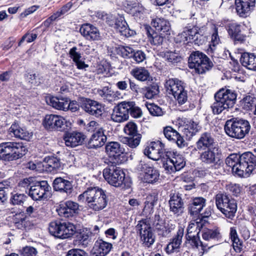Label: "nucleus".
Wrapping results in <instances>:
<instances>
[{"label": "nucleus", "mask_w": 256, "mask_h": 256, "mask_svg": "<svg viewBox=\"0 0 256 256\" xmlns=\"http://www.w3.org/2000/svg\"><path fill=\"white\" fill-rule=\"evenodd\" d=\"M128 103H131L130 109L129 114L132 116L134 118H139L142 116V112L141 109L136 105V104L134 102H128Z\"/></svg>", "instance_id": "61"}, {"label": "nucleus", "mask_w": 256, "mask_h": 256, "mask_svg": "<svg viewBox=\"0 0 256 256\" xmlns=\"http://www.w3.org/2000/svg\"><path fill=\"white\" fill-rule=\"evenodd\" d=\"M206 200L202 197H196L194 198L190 204H189L188 210L190 215L196 216L206 206Z\"/></svg>", "instance_id": "35"}, {"label": "nucleus", "mask_w": 256, "mask_h": 256, "mask_svg": "<svg viewBox=\"0 0 256 256\" xmlns=\"http://www.w3.org/2000/svg\"><path fill=\"white\" fill-rule=\"evenodd\" d=\"M104 179L112 186L115 187L120 186L124 182L125 174L118 167L112 166L103 170Z\"/></svg>", "instance_id": "7"}, {"label": "nucleus", "mask_w": 256, "mask_h": 256, "mask_svg": "<svg viewBox=\"0 0 256 256\" xmlns=\"http://www.w3.org/2000/svg\"><path fill=\"white\" fill-rule=\"evenodd\" d=\"M251 126L246 120L234 118L226 121L224 129L226 134L232 138L240 140L248 134Z\"/></svg>", "instance_id": "2"}, {"label": "nucleus", "mask_w": 256, "mask_h": 256, "mask_svg": "<svg viewBox=\"0 0 256 256\" xmlns=\"http://www.w3.org/2000/svg\"><path fill=\"white\" fill-rule=\"evenodd\" d=\"M131 103L124 101L115 106L111 114V119L114 122H122L128 119Z\"/></svg>", "instance_id": "13"}, {"label": "nucleus", "mask_w": 256, "mask_h": 256, "mask_svg": "<svg viewBox=\"0 0 256 256\" xmlns=\"http://www.w3.org/2000/svg\"><path fill=\"white\" fill-rule=\"evenodd\" d=\"M164 87L168 94L173 96L179 105H182L188 102V91L184 84L178 78H169L164 84Z\"/></svg>", "instance_id": "4"}, {"label": "nucleus", "mask_w": 256, "mask_h": 256, "mask_svg": "<svg viewBox=\"0 0 256 256\" xmlns=\"http://www.w3.org/2000/svg\"><path fill=\"white\" fill-rule=\"evenodd\" d=\"M85 138L86 136L79 132L68 133L64 138L66 145L72 148L81 145Z\"/></svg>", "instance_id": "30"}, {"label": "nucleus", "mask_w": 256, "mask_h": 256, "mask_svg": "<svg viewBox=\"0 0 256 256\" xmlns=\"http://www.w3.org/2000/svg\"><path fill=\"white\" fill-rule=\"evenodd\" d=\"M170 210L177 216L180 215L184 211V202L179 194H173L169 200Z\"/></svg>", "instance_id": "34"}, {"label": "nucleus", "mask_w": 256, "mask_h": 256, "mask_svg": "<svg viewBox=\"0 0 256 256\" xmlns=\"http://www.w3.org/2000/svg\"><path fill=\"white\" fill-rule=\"evenodd\" d=\"M51 190L48 182L45 180L38 182L34 185L30 186L28 190V196L34 200H42L48 198Z\"/></svg>", "instance_id": "9"}, {"label": "nucleus", "mask_w": 256, "mask_h": 256, "mask_svg": "<svg viewBox=\"0 0 256 256\" xmlns=\"http://www.w3.org/2000/svg\"><path fill=\"white\" fill-rule=\"evenodd\" d=\"M26 198V196L23 194L12 193L10 200L14 205H20L24 203Z\"/></svg>", "instance_id": "57"}, {"label": "nucleus", "mask_w": 256, "mask_h": 256, "mask_svg": "<svg viewBox=\"0 0 256 256\" xmlns=\"http://www.w3.org/2000/svg\"><path fill=\"white\" fill-rule=\"evenodd\" d=\"M112 248L111 243L102 240H97L90 252V256H105L110 252Z\"/></svg>", "instance_id": "26"}, {"label": "nucleus", "mask_w": 256, "mask_h": 256, "mask_svg": "<svg viewBox=\"0 0 256 256\" xmlns=\"http://www.w3.org/2000/svg\"><path fill=\"white\" fill-rule=\"evenodd\" d=\"M190 41H192L195 44H202L205 41V37L200 28L197 26H191L188 24L186 26Z\"/></svg>", "instance_id": "23"}, {"label": "nucleus", "mask_w": 256, "mask_h": 256, "mask_svg": "<svg viewBox=\"0 0 256 256\" xmlns=\"http://www.w3.org/2000/svg\"><path fill=\"white\" fill-rule=\"evenodd\" d=\"M54 190L56 191L64 192L70 194L72 190V185L71 182L61 177L56 178L53 182Z\"/></svg>", "instance_id": "33"}, {"label": "nucleus", "mask_w": 256, "mask_h": 256, "mask_svg": "<svg viewBox=\"0 0 256 256\" xmlns=\"http://www.w3.org/2000/svg\"><path fill=\"white\" fill-rule=\"evenodd\" d=\"M81 107L86 112L96 117L101 116L104 112V108L101 104L89 98L82 100Z\"/></svg>", "instance_id": "17"}, {"label": "nucleus", "mask_w": 256, "mask_h": 256, "mask_svg": "<svg viewBox=\"0 0 256 256\" xmlns=\"http://www.w3.org/2000/svg\"><path fill=\"white\" fill-rule=\"evenodd\" d=\"M46 103L55 109L60 110L66 111L68 106V98L48 96L46 98Z\"/></svg>", "instance_id": "36"}, {"label": "nucleus", "mask_w": 256, "mask_h": 256, "mask_svg": "<svg viewBox=\"0 0 256 256\" xmlns=\"http://www.w3.org/2000/svg\"><path fill=\"white\" fill-rule=\"evenodd\" d=\"M45 128L50 131H63L67 127V121L61 116L46 114L43 121Z\"/></svg>", "instance_id": "10"}, {"label": "nucleus", "mask_w": 256, "mask_h": 256, "mask_svg": "<svg viewBox=\"0 0 256 256\" xmlns=\"http://www.w3.org/2000/svg\"><path fill=\"white\" fill-rule=\"evenodd\" d=\"M203 224L200 221L191 222L187 228V234L186 236H192L194 234L199 235L200 229L202 228Z\"/></svg>", "instance_id": "52"}, {"label": "nucleus", "mask_w": 256, "mask_h": 256, "mask_svg": "<svg viewBox=\"0 0 256 256\" xmlns=\"http://www.w3.org/2000/svg\"><path fill=\"white\" fill-rule=\"evenodd\" d=\"M241 26L236 23L230 24L228 28V32L235 42H242L246 36L241 34Z\"/></svg>", "instance_id": "37"}, {"label": "nucleus", "mask_w": 256, "mask_h": 256, "mask_svg": "<svg viewBox=\"0 0 256 256\" xmlns=\"http://www.w3.org/2000/svg\"><path fill=\"white\" fill-rule=\"evenodd\" d=\"M226 164L228 166L232 168L234 174L239 177L244 176V170H242L240 166V157L239 154H230L226 159Z\"/></svg>", "instance_id": "32"}, {"label": "nucleus", "mask_w": 256, "mask_h": 256, "mask_svg": "<svg viewBox=\"0 0 256 256\" xmlns=\"http://www.w3.org/2000/svg\"><path fill=\"white\" fill-rule=\"evenodd\" d=\"M184 234V228L179 226L176 236L171 240L170 242L167 245L166 251L168 254L174 252H178L180 246L182 242V238Z\"/></svg>", "instance_id": "28"}, {"label": "nucleus", "mask_w": 256, "mask_h": 256, "mask_svg": "<svg viewBox=\"0 0 256 256\" xmlns=\"http://www.w3.org/2000/svg\"><path fill=\"white\" fill-rule=\"evenodd\" d=\"M78 200L86 202L88 207L95 211L104 209L108 204V199L104 192L97 187L87 188L78 196Z\"/></svg>", "instance_id": "1"}, {"label": "nucleus", "mask_w": 256, "mask_h": 256, "mask_svg": "<svg viewBox=\"0 0 256 256\" xmlns=\"http://www.w3.org/2000/svg\"><path fill=\"white\" fill-rule=\"evenodd\" d=\"M214 98L220 100L229 108H232L236 102V94L234 90L225 88L218 91L214 94Z\"/></svg>", "instance_id": "20"}, {"label": "nucleus", "mask_w": 256, "mask_h": 256, "mask_svg": "<svg viewBox=\"0 0 256 256\" xmlns=\"http://www.w3.org/2000/svg\"><path fill=\"white\" fill-rule=\"evenodd\" d=\"M106 152L110 158L111 162L114 165H119L126 160L124 148L118 142H111L106 144Z\"/></svg>", "instance_id": "6"}, {"label": "nucleus", "mask_w": 256, "mask_h": 256, "mask_svg": "<svg viewBox=\"0 0 256 256\" xmlns=\"http://www.w3.org/2000/svg\"><path fill=\"white\" fill-rule=\"evenodd\" d=\"M140 139L141 135L136 134L134 136H130L129 138H124V142L129 147L134 148L139 145Z\"/></svg>", "instance_id": "56"}, {"label": "nucleus", "mask_w": 256, "mask_h": 256, "mask_svg": "<svg viewBox=\"0 0 256 256\" xmlns=\"http://www.w3.org/2000/svg\"><path fill=\"white\" fill-rule=\"evenodd\" d=\"M167 151L164 148V144L158 140L150 142L144 150V154L148 158L157 160L160 158H164Z\"/></svg>", "instance_id": "12"}, {"label": "nucleus", "mask_w": 256, "mask_h": 256, "mask_svg": "<svg viewBox=\"0 0 256 256\" xmlns=\"http://www.w3.org/2000/svg\"><path fill=\"white\" fill-rule=\"evenodd\" d=\"M186 241L190 244L193 248H198L201 246L204 250L206 246L200 241L199 235L194 234L192 236H186Z\"/></svg>", "instance_id": "53"}, {"label": "nucleus", "mask_w": 256, "mask_h": 256, "mask_svg": "<svg viewBox=\"0 0 256 256\" xmlns=\"http://www.w3.org/2000/svg\"><path fill=\"white\" fill-rule=\"evenodd\" d=\"M256 0H236V10L242 17H246L254 10Z\"/></svg>", "instance_id": "21"}, {"label": "nucleus", "mask_w": 256, "mask_h": 256, "mask_svg": "<svg viewBox=\"0 0 256 256\" xmlns=\"http://www.w3.org/2000/svg\"><path fill=\"white\" fill-rule=\"evenodd\" d=\"M230 236L232 242V246L234 250L236 252H240L242 248V242L238 236L236 228H230Z\"/></svg>", "instance_id": "47"}, {"label": "nucleus", "mask_w": 256, "mask_h": 256, "mask_svg": "<svg viewBox=\"0 0 256 256\" xmlns=\"http://www.w3.org/2000/svg\"><path fill=\"white\" fill-rule=\"evenodd\" d=\"M188 65L190 68L194 69L196 73L202 74L210 70L214 64L206 54L200 51H196L190 55Z\"/></svg>", "instance_id": "3"}, {"label": "nucleus", "mask_w": 256, "mask_h": 256, "mask_svg": "<svg viewBox=\"0 0 256 256\" xmlns=\"http://www.w3.org/2000/svg\"><path fill=\"white\" fill-rule=\"evenodd\" d=\"M106 140L103 128H99L94 132L90 139L88 147L89 148H96L102 146Z\"/></svg>", "instance_id": "29"}, {"label": "nucleus", "mask_w": 256, "mask_h": 256, "mask_svg": "<svg viewBox=\"0 0 256 256\" xmlns=\"http://www.w3.org/2000/svg\"><path fill=\"white\" fill-rule=\"evenodd\" d=\"M44 166L46 170L50 172H56L60 169V160L54 156H46L44 158Z\"/></svg>", "instance_id": "42"}, {"label": "nucleus", "mask_w": 256, "mask_h": 256, "mask_svg": "<svg viewBox=\"0 0 256 256\" xmlns=\"http://www.w3.org/2000/svg\"><path fill=\"white\" fill-rule=\"evenodd\" d=\"M142 92L144 98L147 99H152L158 95L160 92L158 86L154 84L142 88Z\"/></svg>", "instance_id": "49"}, {"label": "nucleus", "mask_w": 256, "mask_h": 256, "mask_svg": "<svg viewBox=\"0 0 256 256\" xmlns=\"http://www.w3.org/2000/svg\"><path fill=\"white\" fill-rule=\"evenodd\" d=\"M136 230L140 234L141 241L146 246L150 247L153 244L155 238L148 220L144 219L139 221L136 226Z\"/></svg>", "instance_id": "8"}, {"label": "nucleus", "mask_w": 256, "mask_h": 256, "mask_svg": "<svg viewBox=\"0 0 256 256\" xmlns=\"http://www.w3.org/2000/svg\"><path fill=\"white\" fill-rule=\"evenodd\" d=\"M97 92L104 101L108 102H112L116 98L115 92L111 87L104 86L101 89H98Z\"/></svg>", "instance_id": "45"}, {"label": "nucleus", "mask_w": 256, "mask_h": 256, "mask_svg": "<svg viewBox=\"0 0 256 256\" xmlns=\"http://www.w3.org/2000/svg\"><path fill=\"white\" fill-rule=\"evenodd\" d=\"M148 36L150 42L154 45H160L163 42V36L158 34L156 32L150 34V31H148Z\"/></svg>", "instance_id": "59"}, {"label": "nucleus", "mask_w": 256, "mask_h": 256, "mask_svg": "<svg viewBox=\"0 0 256 256\" xmlns=\"http://www.w3.org/2000/svg\"><path fill=\"white\" fill-rule=\"evenodd\" d=\"M163 132L166 138L176 143L179 148H182L186 146V142L183 137L172 126L165 127Z\"/></svg>", "instance_id": "22"}, {"label": "nucleus", "mask_w": 256, "mask_h": 256, "mask_svg": "<svg viewBox=\"0 0 256 256\" xmlns=\"http://www.w3.org/2000/svg\"><path fill=\"white\" fill-rule=\"evenodd\" d=\"M185 123L186 124L183 129V132L188 138L195 135L201 128L198 122L196 120H188Z\"/></svg>", "instance_id": "38"}, {"label": "nucleus", "mask_w": 256, "mask_h": 256, "mask_svg": "<svg viewBox=\"0 0 256 256\" xmlns=\"http://www.w3.org/2000/svg\"><path fill=\"white\" fill-rule=\"evenodd\" d=\"M165 156L166 160L164 164V168L169 173L178 171L186 165L184 157L176 152L167 151Z\"/></svg>", "instance_id": "5"}, {"label": "nucleus", "mask_w": 256, "mask_h": 256, "mask_svg": "<svg viewBox=\"0 0 256 256\" xmlns=\"http://www.w3.org/2000/svg\"><path fill=\"white\" fill-rule=\"evenodd\" d=\"M130 74L140 82L150 80V74L148 70L144 67L134 68L130 71Z\"/></svg>", "instance_id": "43"}, {"label": "nucleus", "mask_w": 256, "mask_h": 256, "mask_svg": "<svg viewBox=\"0 0 256 256\" xmlns=\"http://www.w3.org/2000/svg\"><path fill=\"white\" fill-rule=\"evenodd\" d=\"M237 210V204L236 201L232 198L226 203L220 211L227 218L230 220L234 217Z\"/></svg>", "instance_id": "40"}, {"label": "nucleus", "mask_w": 256, "mask_h": 256, "mask_svg": "<svg viewBox=\"0 0 256 256\" xmlns=\"http://www.w3.org/2000/svg\"><path fill=\"white\" fill-rule=\"evenodd\" d=\"M106 22L110 26H114L117 32L126 37L133 36L136 34L134 30L128 28L124 18L122 16H120L114 22L108 20Z\"/></svg>", "instance_id": "16"}, {"label": "nucleus", "mask_w": 256, "mask_h": 256, "mask_svg": "<svg viewBox=\"0 0 256 256\" xmlns=\"http://www.w3.org/2000/svg\"><path fill=\"white\" fill-rule=\"evenodd\" d=\"M152 196L146 197V200L144 202V206L142 210V214L146 217L149 216L154 212V201L150 200L152 199Z\"/></svg>", "instance_id": "55"}, {"label": "nucleus", "mask_w": 256, "mask_h": 256, "mask_svg": "<svg viewBox=\"0 0 256 256\" xmlns=\"http://www.w3.org/2000/svg\"><path fill=\"white\" fill-rule=\"evenodd\" d=\"M10 155L8 156V160H17L22 158L27 152V148L22 143L9 142Z\"/></svg>", "instance_id": "27"}, {"label": "nucleus", "mask_w": 256, "mask_h": 256, "mask_svg": "<svg viewBox=\"0 0 256 256\" xmlns=\"http://www.w3.org/2000/svg\"><path fill=\"white\" fill-rule=\"evenodd\" d=\"M220 42V38L218 34V28L214 27L211 34V40L208 50V52L213 53L216 49V46Z\"/></svg>", "instance_id": "51"}, {"label": "nucleus", "mask_w": 256, "mask_h": 256, "mask_svg": "<svg viewBox=\"0 0 256 256\" xmlns=\"http://www.w3.org/2000/svg\"><path fill=\"white\" fill-rule=\"evenodd\" d=\"M232 199V198L228 196L226 193L218 192L214 196L216 208L220 210L222 208Z\"/></svg>", "instance_id": "50"}, {"label": "nucleus", "mask_w": 256, "mask_h": 256, "mask_svg": "<svg viewBox=\"0 0 256 256\" xmlns=\"http://www.w3.org/2000/svg\"><path fill=\"white\" fill-rule=\"evenodd\" d=\"M202 237L206 240H220L222 234L220 232V230L218 228L208 229L203 232Z\"/></svg>", "instance_id": "48"}, {"label": "nucleus", "mask_w": 256, "mask_h": 256, "mask_svg": "<svg viewBox=\"0 0 256 256\" xmlns=\"http://www.w3.org/2000/svg\"><path fill=\"white\" fill-rule=\"evenodd\" d=\"M196 146V149L199 151L216 147L214 146V138L208 132H204L200 135Z\"/></svg>", "instance_id": "31"}, {"label": "nucleus", "mask_w": 256, "mask_h": 256, "mask_svg": "<svg viewBox=\"0 0 256 256\" xmlns=\"http://www.w3.org/2000/svg\"><path fill=\"white\" fill-rule=\"evenodd\" d=\"M240 166L244 172L242 177H247L252 172L256 166V156L252 152H247L240 155Z\"/></svg>", "instance_id": "14"}, {"label": "nucleus", "mask_w": 256, "mask_h": 256, "mask_svg": "<svg viewBox=\"0 0 256 256\" xmlns=\"http://www.w3.org/2000/svg\"><path fill=\"white\" fill-rule=\"evenodd\" d=\"M146 108L150 114L153 116H160L164 114L162 108L154 104H147Z\"/></svg>", "instance_id": "58"}, {"label": "nucleus", "mask_w": 256, "mask_h": 256, "mask_svg": "<svg viewBox=\"0 0 256 256\" xmlns=\"http://www.w3.org/2000/svg\"><path fill=\"white\" fill-rule=\"evenodd\" d=\"M124 132L130 136H134L136 134H139L137 133V126L135 123L133 122H128L124 128Z\"/></svg>", "instance_id": "63"}, {"label": "nucleus", "mask_w": 256, "mask_h": 256, "mask_svg": "<svg viewBox=\"0 0 256 256\" xmlns=\"http://www.w3.org/2000/svg\"><path fill=\"white\" fill-rule=\"evenodd\" d=\"M155 230L159 236H166L168 232L166 230V224L164 223L163 221H160V222H155L154 224Z\"/></svg>", "instance_id": "62"}, {"label": "nucleus", "mask_w": 256, "mask_h": 256, "mask_svg": "<svg viewBox=\"0 0 256 256\" xmlns=\"http://www.w3.org/2000/svg\"><path fill=\"white\" fill-rule=\"evenodd\" d=\"M119 52L124 58H132L134 50L132 48L128 46H122L119 47Z\"/></svg>", "instance_id": "64"}, {"label": "nucleus", "mask_w": 256, "mask_h": 256, "mask_svg": "<svg viewBox=\"0 0 256 256\" xmlns=\"http://www.w3.org/2000/svg\"><path fill=\"white\" fill-rule=\"evenodd\" d=\"M80 32L81 34L88 40H97L100 38V33L96 26L90 24H82Z\"/></svg>", "instance_id": "25"}, {"label": "nucleus", "mask_w": 256, "mask_h": 256, "mask_svg": "<svg viewBox=\"0 0 256 256\" xmlns=\"http://www.w3.org/2000/svg\"><path fill=\"white\" fill-rule=\"evenodd\" d=\"M79 204L72 200H67L60 205L57 209L58 214L60 216L69 218L78 213Z\"/></svg>", "instance_id": "19"}, {"label": "nucleus", "mask_w": 256, "mask_h": 256, "mask_svg": "<svg viewBox=\"0 0 256 256\" xmlns=\"http://www.w3.org/2000/svg\"><path fill=\"white\" fill-rule=\"evenodd\" d=\"M214 98L215 102L211 106L212 111L214 114H220L224 110L230 108L220 100H218L216 98Z\"/></svg>", "instance_id": "54"}, {"label": "nucleus", "mask_w": 256, "mask_h": 256, "mask_svg": "<svg viewBox=\"0 0 256 256\" xmlns=\"http://www.w3.org/2000/svg\"><path fill=\"white\" fill-rule=\"evenodd\" d=\"M26 216L24 212H17L12 216V221L18 229L22 230L26 226Z\"/></svg>", "instance_id": "46"}, {"label": "nucleus", "mask_w": 256, "mask_h": 256, "mask_svg": "<svg viewBox=\"0 0 256 256\" xmlns=\"http://www.w3.org/2000/svg\"><path fill=\"white\" fill-rule=\"evenodd\" d=\"M8 132L16 138L30 140L32 136V132L28 131L25 128L21 127L18 123L14 122L9 128Z\"/></svg>", "instance_id": "24"}, {"label": "nucleus", "mask_w": 256, "mask_h": 256, "mask_svg": "<svg viewBox=\"0 0 256 256\" xmlns=\"http://www.w3.org/2000/svg\"><path fill=\"white\" fill-rule=\"evenodd\" d=\"M138 168L142 172V178L144 182L153 183L158 180L160 176L158 170L147 160H141Z\"/></svg>", "instance_id": "11"}, {"label": "nucleus", "mask_w": 256, "mask_h": 256, "mask_svg": "<svg viewBox=\"0 0 256 256\" xmlns=\"http://www.w3.org/2000/svg\"><path fill=\"white\" fill-rule=\"evenodd\" d=\"M62 223L58 220L52 222L49 224L48 230L50 233L58 238Z\"/></svg>", "instance_id": "60"}, {"label": "nucleus", "mask_w": 256, "mask_h": 256, "mask_svg": "<svg viewBox=\"0 0 256 256\" xmlns=\"http://www.w3.org/2000/svg\"><path fill=\"white\" fill-rule=\"evenodd\" d=\"M125 4L126 10L132 14L136 21L140 22L144 18L145 9L141 4L136 2L127 1Z\"/></svg>", "instance_id": "18"}, {"label": "nucleus", "mask_w": 256, "mask_h": 256, "mask_svg": "<svg viewBox=\"0 0 256 256\" xmlns=\"http://www.w3.org/2000/svg\"><path fill=\"white\" fill-rule=\"evenodd\" d=\"M240 62L247 68L256 70V56L252 54L244 52L241 56Z\"/></svg>", "instance_id": "41"}, {"label": "nucleus", "mask_w": 256, "mask_h": 256, "mask_svg": "<svg viewBox=\"0 0 256 256\" xmlns=\"http://www.w3.org/2000/svg\"><path fill=\"white\" fill-rule=\"evenodd\" d=\"M151 24L156 30L164 33L168 32L170 28L169 22L160 18H156L153 19Z\"/></svg>", "instance_id": "44"}, {"label": "nucleus", "mask_w": 256, "mask_h": 256, "mask_svg": "<svg viewBox=\"0 0 256 256\" xmlns=\"http://www.w3.org/2000/svg\"><path fill=\"white\" fill-rule=\"evenodd\" d=\"M76 231V226L70 222H62L58 238L64 239L72 236Z\"/></svg>", "instance_id": "39"}, {"label": "nucleus", "mask_w": 256, "mask_h": 256, "mask_svg": "<svg viewBox=\"0 0 256 256\" xmlns=\"http://www.w3.org/2000/svg\"><path fill=\"white\" fill-rule=\"evenodd\" d=\"M202 151L200 152L199 159L203 164H214L220 161L221 153L218 148H212Z\"/></svg>", "instance_id": "15"}]
</instances>
